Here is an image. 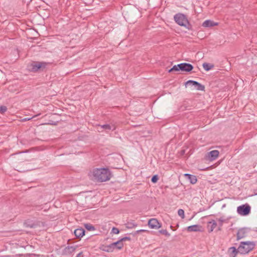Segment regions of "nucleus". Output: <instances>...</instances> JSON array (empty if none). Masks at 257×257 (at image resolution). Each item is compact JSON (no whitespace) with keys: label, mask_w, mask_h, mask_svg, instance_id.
<instances>
[{"label":"nucleus","mask_w":257,"mask_h":257,"mask_svg":"<svg viewBox=\"0 0 257 257\" xmlns=\"http://www.w3.org/2000/svg\"><path fill=\"white\" fill-rule=\"evenodd\" d=\"M111 174L107 168H96L93 171V176L94 179L100 182H105L109 180Z\"/></svg>","instance_id":"f257e3e1"},{"label":"nucleus","mask_w":257,"mask_h":257,"mask_svg":"<svg viewBox=\"0 0 257 257\" xmlns=\"http://www.w3.org/2000/svg\"><path fill=\"white\" fill-rule=\"evenodd\" d=\"M255 245L253 241H241L238 247V251L239 253L245 254L253 250Z\"/></svg>","instance_id":"f03ea898"},{"label":"nucleus","mask_w":257,"mask_h":257,"mask_svg":"<svg viewBox=\"0 0 257 257\" xmlns=\"http://www.w3.org/2000/svg\"><path fill=\"white\" fill-rule=\"evenodd\" d=\"M174 20L175 22L181 26H183L189 29L188 26L190 25L189 21L186 16L183 14H177L174 16Z\"/></svg>","instance_id":"7ed1b4c3"},{"label":"nucleus","mask_w":257,"mask_h":257,"mask_svg":"<svg viewBox=\"0 0 257 257\" xmlns=\"http://www.w3.org/2000/svg\"><path fill=\"white\" fill-rule=\"evenodd\" d=\"M46 65L47 63L44 62H33L29 65V69L32 72H36L39 70H43Z\"/></svg>","instance_id":"20e7f679"},{"label":"nucleus","mask_w":257,"mask_h":257,"mask_svg":"<svg viewBox=\"0 0 257 257\" xmlns=\"http://www.w3.org/2000/svg\"><path fill=\"white\" fill-rule=\"evenodd\" d=\"M251 207L249 204L246 203L240 205L237 208V213L241 216H246L250 212Z\"/></svg>","instance_id":"39448f33"},{"label":"nucleus","mask_w":257,"mask_h":257,"mask_svg":"<svg viewBox=\"0 0 257 257\" xmlns=\"http://www.w3.org/2000/svg\"><path fill=\"white\" fill-rule=\"evenodd\" d=\"M187 85L193 86L197 90L204 91L205 89V86L203 85L192 80H188L185 82V86H187Z\"/></svg>","instance_id":"423d86ee"},{"label":"nucleus","mask_w":257,"mask_h":257,"mask_svg":"<svg viewBox=\"0 0 257 257\" xmlns=\"http://www.w3.org/2000/svg\"><path fill=\"white\" fill-rule=\"evenodd\" d=\"M249 229L247 228H242L239 229L236 234L237 239L239 240L246 237L249 233Z\"/></svg>","instance_id":"0eeeda50"},{"label":"nucleus","mask_w":257,"mask_h":257,"mask_svg":"<svg viewBox=\"0 0 257 257\" xmlns=\"http://www.w3.org/2000/svg\"><path fill=\"white\" fill-rule=\"evenodd\" d=\"M149 226L152 229H158L161 227L160 223L156 218H151L148 222Z\"/></svg>","instance_id":"6e6552de"},{"label":"nucleus","mask_w":257,"mask_h":257,"mask_svg":"<svg viewBox=\"0 0 257 257\" xmlns=\"http://www.w3.org/2000/svg\"><path fill=\"white\" fill-rule=\"evenodd\" d=\"M181 71L185 72H190L193 69L192 64L187 63H180Z\"/></svg>","instance_id":"1a4fd4ad"},{"label":"nucleus","mask_w":257,"mask_h":257,"mask_svg":"<svg viewBox=\"0 0 257 257\" xmlns=\"http://www.w3.org/2000/svg\"><path fill=\"white\" fill-rule=\"evenodd\" d=\"M99 126L101 128H103L104 130H105L107 132H108L109 131H114L116 128L115 124L114 123L105 124L99 125Z\"/></svg>","instance_id":"9d476101"},{"label":"nucleus","mask_w":257,"mask_h":257,"mask_svg":"<svg viewBox=\"0 0 257 257\" xmlns=\"http://www.w3.org/2000/svg\"><path fill=\"white\" fill-rule=\"evenodd\" d=\"M77 247V246H67L64 249V254L69 255L74 252Z\"/></svg>","instance_id":"9b49d317"},{"label":"nucleus","mask_w":257,"mask_h":257,"mask_svg":"<svg viewBox=\"0 0 257 257\" xmlns=\"http://www.w3.org/2000/svg\"><path fill=\"white\" fill-rule=\"evenodd\" d=\"M219 151L218 150H213L208 153V157L210 160L213 161L215 160L219 155Z\"/></svg>","instance_id":"f8f14e48"},{"label":"nucleus","mask_w":257,"mask_h":257,"mask_svg":"<svg viewBox=\"0 0 257 257\" xmlns=\"http://www.w3.org/2000/svg\"><path fill=\"white\" fill-rule=\"evenodd\" d=\"M202 227L198 224L193 225L187 227V230L188 232L200 231Z\"/></svg>","instance_id":"ddd939ff"},{"label":"nucleus","mask_w":257,"mask_h":257,"mask_svg":"<svg viewBox=\"0 0 257 257\" xmlns=\"http://www.w3.org/2000/svg\"><path fill=\"white\" fill-rule=\"evenodd\" d=\"M184 176L187 179H188L190 183L192 184H195L197 181V178L194 175H191L189 174H185Z\"/></svg>","instance_id":"4468645a"},{"label":"nucleus","mask_w":257,"mask_h":257,"mask_svg":"<svg viewBox=\"0 0 257 257\" xmlns=\"http://www.w3.org/2000/svg\"><path fill=\"white\" fill-rule=\"evenodd\" d=\"M217 24H218L217 23H215L214 22H213L211 20H207L205 21L203 23L202 26L205 28H208V27H213L214 26H216V25H217Z\"/></svg>","instance_id":"2eb2a0df"},{"label":"nucleus","mask_w":257,"mask_h":257,"mask_svg":"<svg viewBox=\"0 0 257 257\" xmlns=\"http://www.w3.org/2000/svg\"><path fill=\"white\" fill-rule=\"evenodd\" d=\"M100 248L102 251L108 252H112L114 250L113 246H111V243L107 245H102L101 246Z\"/></svg>","instance_id":"dca6fc26"},{"label":"nucleus","mask_w":257,"mask_h":257,"mask_svg":"<svg viewBox=\"0 0 257 257\" xmlns=\"http://www.w3.org/2000/svg\"><path fill=\"white\" fill-rule=\"evenodd\" d=\"M74 234L77 237H81L85 234V230L83 228H77L74 230Z\"/></svg>","instance_id":"f3484780"},{"label":"nucleus","mask_w":257,"mask_h":257,"mask_svg":"<svg viewBox=\"0 0 257 257\" xmlns=\"http://www.w3.org/2000/svg\"><path fill=\"white\" fill-rule=\"evenodd\" d=\"M111 246H113L114 250L115 248L120 249L123 247V244L122 242H121V240L119 239V240H118L116 242L112 243Z\"/></svg>","instance_id":"a211bd4d"},{"label":"nucleus","mask_w":257,"mask_h":257,"mask_svg":"<svg viewBox=\"0 0 257 257\" xmlns=\"http://www.w3.org/2000/svg\"><path fill=\"white\" fill-rule=\"evenodd\" d=\"M229 250L230 251V257H235L237 253L238 252H239L238 251V248L236 249V248L234 246L231 247L229 248Z\"/></svg>","instance_id":"6ab92c4d"},{"label":"nucleus","mask_w":257,"mask_h":257,"mask_svg":"<svg viewBox=\"0 0 257 257\" xmlns=\"http://www.w3.org/2000/svg\"><path fill=\"white\" fill-rule=\"evenodd\" d=\"M202 66L206 71H208L213 68L214 65L209 63H204Z\"/></svg>","instance_id":"aec40b11"},{"label":"nucleus","mask_w":257,"mask_h":257,"mask_svg":"<svg viewBox=\"0 0 257 257\" xmlns=\"http://www.w3.org/2000/svg\"><path fill=\"white\" fill-rule=\"evenodd\" d=\"M208 224H211L209 231L212 232L217 226V223L214 220H212L208 222Z\"/></svg>","instance_id":"412c9836"},{"label":"nucleus","mask_w":257,"mask_h":257,"mask_svg":"<svg viewBox=\"0 0 257 257\" xmlns=\"http://www.w3.org/2000/svg\"><path fill=\"white\" fill-rule=\"evenodd\" d=\"M218 221L219 222V228L218 230H221V227L223 225V223L225 222H227V219L225 218L224 217H221L217 219Z\"/></svg>","instance_id":"4be33fe9"},{"label":"nucleus","mask_w":257,"mask_h":257,"mask_svg":"<svg viewBox=\"0 0 257 257\" xmlns=\"http://www.w3.org/2000/svg\"><path fill=\"white\" fill-rule=\"evenodd\" d=\"M180 66V64L173 66V67L169 70V72H171L173 71H177L181 70V68Z\"/></svg>","instance_id":"5701e85b"},{"label":"nucleus","mask_w":257,"mask_h":257,"mask_svg":"<svg viewBox=\"0 0 257 257\" xmlns=\"http://www.w3.org/2000/svg\"><path fill=\"white\" fill-rule=\"evenodd\" d=\"M137 226V224L135 223L134 221H130L128 222L126 224V227L127 228H133L134 227H135Z\"/></svg>","instance_id":"b1692460"},{"label":"nucleus","mask_w":257,"mask_h":257,"mask_svg":"<svg viewBox=\"0 0 257 257\" xmlns=\"http://www.w3.org/2000/svg\"><path fill=\"white\" fill-rule=\"evenodd\" d=\"M84 226L85 228L88 231L94 230V227L90 224H85Z\"/></svg>","instance_id":"393cba45"},{"label":"nucleus","mask_w":257,"mask_h":257,"mask_svg":"<svg viewBox=\"0 0 257 257\" xmlns=\"http://www.w3.org/2000/svg\"><path fill=\"white\" fill-rule=\"evenodd\" d=\"M178 214L182 218H184V211L183 209H179L178 211Z\"/></svg>","instance_id":"a878e982"},{"label":"nucleus","mask_w":257,"mask_h":257,"mask_svg":"<svg viewBox=\"0 0 257 257\" xmlns=\"http://www.w3.org/2000/svg\"><path fill=\"white\" fill-rule=\"evenodd\" d=\"M158 177L157 175H154L152 177V179H151V181L153 182V183H156L157 182V181L158 180Z\"/></svg>","instance_id":"bb28decb"},{"label":"nucleus","mask_w":257,"mask_h":257,"mask_svg":"<svg viewBox=\"0 0 257 257\" xmlns=\"http://www.w3.org/2000/svg\"><path fill=\"white\" fill-rule=\"evenodd\" d=\"M160 232L162 233V234H164L167 236H169L170 235V233H168V232L167 231V230L166 229H162V230H160Z\"/></svg>","instance_id":"cd10ccee"},{"label":"nucleus","mask_w":257,"mask_h":257,"mask_svg":"<svg viewBox=\"0 0 257 257\" xmlns=\"http://www.w3.org/2000/svg\"><path fill=\"white\" fill-rule=\"evenodd\" d=\"M7 107L5 106H2L0 107V112L4 113L7 111Z\"/></svg>","instance_id":"c85d7f7f"},{"label":"nucleus","mask_w":257,"mask_h":257,"mask_svg":"<svg viewBox=\"0 0 257 257\" xmlns=\"http://www.w3.org/2000/svg\"><path fill=\"white\" fill-rule=\"evenodd\" d=\"M112 232L114 234H118L119 232V230L118 228L116 227H113L112 229Z\"/></svg>","instance_id":"c756f323"},{"label":"nucleus","mask_w":257,"mask_h":257,"mask_svg":"<svg viewBox=\"0 0 257 257\" xmlns=\"http://www.w3.org/2000/svg\"><path fill=\"white\" fill-rule=\"evenodd\" d=\"M131 238L130 237H124L122 238H121L120 240H121V242H122L123 241H125L126 240H130Z\"/></svg>","instance_id":"7c9ffc66"},{"label":"nucleus","mask_w":257,"mask_h":257,"mask_svg":"<svg viewBox=\"0 0 257 257\" xmlns=\"http://www.w3.org/2000/svg\"><path fill=\"white\" fill-rule=\"evenodd\" d=\"M76 257H83L82 251H81L79 253H78Z\"/></svg>","instance_id":"2f4dec72"},{"label":"nucleus","mask_w":257,"mask_h":257,"mask_svg":"<svg viewBox=\"0 0 257 257\" xmlns=\"http://www.w3.org/2000/svg\"><path fill=\"white\" fill-rule=\"evenodd\" d=\"M29 226H30L31 228H34L35 227V224H34V223H32V224H29L28 225Z\"/></svg>","instance_id":"473e14b6"},{"label":"nucleus","mask_w":257,"mask_h":257,"mask_svg":"<svg viewBox=\"0 0 257 257\" xmlns=\"http://www.w3.org/2000/svg\"><path fill=\"white\" fill-rule=\"evenodd\" d=\"M145 231L146 230L144 229H140V230L137 231V232L138 233V232H145Z\"/></svg>","instance_id":"72a5a7b5"},{"label":"nucleus","mask_w":257,"mask_h":257,"mask_svg":"<svg viewBox=\"0 0 257 257\" xmlns=\"http://www.w3.org/2000/svg\"><path fill=\"white\" fill-rule=\"evenodd\" d=\"M31 119V118H25V120H29Z\"/></svg>","instance_id":"f704fd0d"},{"label":"nucleus","mask_w":257,"mask_h":257,"mask_svg":"<svg viewBox=\"0 0 257 257\" xmlns=\"http://www.w3.org/2000/svg\"><path fill=\"white\" fill-rule=\"evenodd\" d=\"M255 195H257V193H255Z\"/></svg>","instance_id":"c9c22d12"}]
</instances>
